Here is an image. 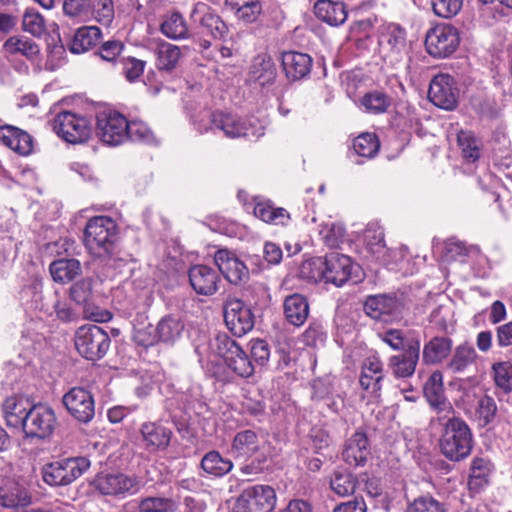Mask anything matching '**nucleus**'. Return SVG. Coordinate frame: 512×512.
Segmentation results:
<instances>
[{
	"label": "nucleus",
	"instance_id": "1",
	"mask_svg": "<svg viewBox=\"0 0 512 512\" xmlns=\"http://www.w3.org/2000/svg\"><path fill=\"white\" fill-rule=\"evenodd\" d=\"M432 424L441 426L439 438L440 453L448 460L460 462L466 459L473 448V434L468 424L453 414L437 416L431 420Z\"/></svg>",
	"mask_w": 512,
	"mask_h": 512
},
{
	"label": "nucleus",
	"instance_id": "2",
	"mask_svg": "<svg viewBox=\"0 0 512 512\" xmlns=\"http://www.w3.org/2000/svg\"><path fill=\"white\" fill-rule=\"evenodd\" d=\"M118 240L116 222L108 216H95L88 220L83 242L87 251L94 257L106 261L113 259Z\"/></svg>",
	"mask_w": 512,
	"mask_h": 512
},
{
	"label": "nucleus",
	"instance_id": "3",
	"mask_svg": "<svg viewBox=\"0 0 512 512\" xmlns=\"http://www.w3.org/2000/svg\"><path fill=\"white\" fill-rule=\"evenodd\" d=\"M206 118L215 128L222 130L225 136L230 138L258 139L265 134L266 121L255 116L243 120L231 113L213 111Z\"/></svg>",
	"mask_w": 512,
	"mask_h": 512
},
{
	"label": "nucleus",
	"instance_id": "4",
	"mask_svg": "<svg viewBox=\"0 0 512 512\" xmlns=\"http://www.w3.org/2000/svg\"><path fill=\"white\" fill-rule=\"evenodd\" d=\"M90 467L86 457L63 458L42 467L43 481L53 487L67 486L82 476Z\"/></svg>",
	"mask_w": 512,
	"mask_h": 512
},
{
	"label": "nucleus",
	"instance_id": "5",
	"mask_svg": "<svg viewBox=\"0 0 512 512\" xmlns=\"http://www.w3.org/2000/svg\"><path fill=\"white\" fill-rule=\"evenodd\" d=\"M74 342L76 350L82 357L90 361H97L108 352L111 339L101 327L87 324L76 330Z\"/></svg>",
	"mask_w": 512,
	"mask_h": 512
},
{
	"label": "nucleus",
	"instance_id": "6",
	"mask_svg": "<svg viewBox=\"0 0 512 512\" xmlns=\"http://www.w3.org/2000/svg\"><path fill=\"white\" fill-rule=\"evenodd\" d=\"M51 126L58 137L71 144L84 143L92 134L91 120L71 111L57 113Z\"/></svg>",
	"mask_w": 512,
	"mask_h": 512
},
{
	"label": "nucleus",
	"instance_id": "7",
	"mask_svg": "<svg viewBox=\"0 0 512 512\" xmlns=\"http://www.w3.org/2000/svg\"><path fill=\"white\" fill-rule=\"evenodd\" d=\"M26 415L22 431L26 438L45 440L54 432L57 417L53 408L44 403H34Z\"/></svg>",
	"mask_w": 512,
	"mask_h": 512
},
{
	"label": "nucleus",
	"instance_id": "8",
	"mask_svg": "<svg viewBox=\"0 0 512 512\" xmlns=\"http://www.w3.org/2000/svg\"><path fill=\"white\" fill-rule=\"evenodd\" d=\"M276 501V492L271 486H249L244 488L237 498L233 512H272Z\"/></svg>",
	"mask_w": 512,
	"mask_h": 512
},
{
	"label": "nucleus",
	"instance_id": "9",
	"mask_svg": "<svg viewBox=\"0 0 512 512\" xmlns=\"http://www.w3.org/2000/svg\"><path fill=\"white\" fill-rule=\"evenodd\" d=\"M460 36L451 24H438L428 30L425 38L427 52L434 58H446L458 48Z\"/></svg>",
	"mask_w": 512,
	"mask_h": 512
},
{
	"label": "nucleus",
	"instance_id": "10",
	"mask_svg": "<svg viewBox=\"0 0 512 512\" xmlns=\"http://www.w3.org/2000/svg\"><path fill=\"white\" fill-rule=\"evenodd\" d=\"M224 321L233 335L241 337L253 329L255 316L243 300L228 297L224 302Z\"/></svg>",
	"mask_w": 512,
	"mask_h": 512
},
{
	"label": "nucleus",
	"instance_id": "11",
	"mask_svg": "<svg viewBox=\"0 0 512 512\" xmlns=\"http://www.w3.org/2000/svg\"><path fill=\"white\" fill-rule=\"evenodd\" d=\"M379 45L383 60L394 68L398 67L406 55L405 29L398 24H389L380 36Z\"/></svg>",
	"mask_w": 512,
	"mask_h": 512
},
{
	"label": "nucleus",
	"instance_id": "12",
	"mask_svg": "<svg viewBox=\"0 0 512 512\" xmlns=\"http://www.w3.org/2000/svg\"><path fill=\"white\" fill-rule=\"evenodd\" d=\"M129 121L116 111L97 115L96 133L100 140L110 146H117L127 140Z\"/></svg>",
	"mask_w": 512,
	"mask_h": 512
},
{
	"label": "nucleus",
	"instance_id": "13",
	"mask_svg": "<svg viewBox=\"0 0 512 512\" xmlns=\"http://www.w3.org/2000/svg\"><path fill=\"white\" fill-rule=\"evenodd\" d=\"M94 486L102 495L126 496L139 490L140 480L135 475L122 472L100 473L94 480Z\"/></svg>",
	"mask_w": 512,
	"mask_h": 512
},
{
	"label": "nucleus",
	"instance_id": "14",
	"mask_svg": "<svg viewBox=\"0 0 512 512\" xmlns=\"http://www.w3.org/2000/svg\"><path fill=\"white\" fill-rule=\"evenodd\" d=\"M428 98L443 110H454L459 99V89L454 77L443 73L435 75L429 85Z\"/></svg>",
	"mask_w": 512,
	"mask_h": 512
},
{
	"label": "nucleus",
	"instance_id": "15",
	"mask_svg": "<svg viewBox=\"0 0 512 512\" xmlns=\"http://www.w3.org/2000/svg\"><path fill=\"white\" fill-rule=\"evenodd\" d=\"M68 413L78 422L90 423L95 416V401L91 392L83 387H73L62 397Z\"/></svg>",
	"mask_w": 512,
	"mask_h": 512
},
{
	"label": "nucleus",
	"instance_id": "16",
	"mask_svg": "<svg viewBox=\"0 0 512 512\" xmlns=\"http://www.w3.org/2000/svg\"><path fill=\"white\" fill-rule=\"evenodd\" d=\"M214 261L228 282L234 285L246 282L249 279V269L237 255L228 249H219L214 255Z\"/></svg>",
	"mask_w": 512,
	"mask_h": 512
},
{
	"label": "nucleus",
	"instance_id": "17",
	"mask_svg": "<svg viewBox=\"0 0 512 512\" xmlns=\"http://www.w3.org/2000/svg\"><path fill=\"white\" fill-rule=\"evenodd\" d=\"M424 397L437 416H449L455 411L452 404L445 396L443 375L440 371H434L423 386Z\"/></svg>",
	"mask_w": 512,
	"mask_h": 512
},
{
	"label": "nucleus",
	"instance_id": "18",
	"mask_svg": "<svg viewBox=\"0 0 512 512\" xmlns=\"http://www.w3.org/2000/svg\"><path fill=\"white\" fill-rule=\"evenodd\" d=\"M189 282L193 290L204 296H211L219 289L221 276L217 267L198 264L188 271Z\"/></svg>",
	"mask_w": 512,
	"mask_h": 512
},
{
	"label": "nucleus",
	"instance_id": "19",
	"mask_svg": "<svg viewBox=\"0 0 512 512\" xmlns=\"http://www.w3.org/2000/svg\"><path fill=\"white\" fill-rule=\"evenodd\" d=\"M190 19L215 39H222L228 33L225 22L204 2L194 4Z\"/></svg>",
	"mask_w": 512,
	"mask_h": 512
},
{
	"label": "nucleus",
	"instance_id": "20",
	"mask_svg": "<svg viewBox=\"0 0 512 512\" xmlns=\"http://www.w3.org/2000/svg\"><path fill=\"white\" fill-rule=\"evenodd\" d=\"M139 432L143 447L150 453L165 451L170 446L173 436L170 428L157 421L142 423Z\"/></svg>",
	"mask_w": 512,
	"mask_h": 512
},
{
	"label": "nucleus",
	"instance_id": "21",
	"mask_svg": "<svg viewBox=\"0 0 512 512\" xmlns=\"http://www.w3.org/2000/svg\"><path fill=\"white\" fill-rule=\"evenodd\" d=\"M419 357L420 341L416 339L409 342L402 353L391 356L387 366L396 378H408L414 374Z\"/></svg>",
	"mask_w": 512,
	"mask_h": 512
},
{
	"label": "nucleus",
	"instance_id": "22",
	"mask_svg": "<svg viewBox=\"0 0 512 512\" xmlns=\"http://www.w3.org/2000/svg\"><path fill=\"white\" fill-rule=\"evenodd\" d=\"M353 263L350 257L338 252L325 256V282L342 286L352 278Z\"/></svg>",
	"mask_w": 512,
	"mask_h": 512
},
{
	"label": "nucleus",
	"instance_id": "23",
	"mask_svg": "<svg viewBox=\"0 0 512 512\" xmlns=\"http://www.w3.org/2000/svg\"><path fill=\"white\" fill-rule=\"evenodd\" d=\"M371 454L370 443L366 433L356 431L344 443L342 459L353 467L364 466Z\"/></svg>",
	"mask_w": 512,
	"mask_h": 512
},
{
	"label": "nucleus",
	"instance_id": "24",
	"mask_svg": "<svg viewBox=\"0 0 512 512\" xmlns=\"http://www.w3.org/2000/svg\"><path fill=\"white\" fill-rule=\"evenodd\" d=\"M384 379L383 363L376 355L365 358L359 376L360 387L373 396H379Z\"/></svg>",
	"mask_w": 512,
	"mask_h": 512
},
{
	"label": "nucleus",
	"instance_id": "25",
	"mask_svg": "<svg viewBox=\"0 0 512 512\" xmlns=\"http://www.w3.org/2000/svg\"><path fill=\"white\" fill-rule=\"evenodd\" d=\"M402 309V301L393 295H370L364 302L366 314L375 320L383 316H397L402 313Z\"/></svg>",
	"mask_w": 512,
	"mask_h": 512
},
{
	"label": "nucleus",
	"instance_id": "26",
	"mask_svg": "<svg viewBox=\"0 0 512 512\" xmlns=\"http://www.w3.org/2000/svg\"><path fill=\"white\" fill-rule=\"evenodd\" d=\"M33 404L28 397L22 395L7 397L2 404V411L7 425L22 429L23 423L27 418L25 414L30 412Z\"/></svg>",
	"mask_w": 512,
	"mask_h": 512
},
{
	"label": "nucleus",
	"instance_id": "27",
	"mask_svg": "<svg viewBox=\"0 0 512 512\" xmlns=\"http://www.w3.org/2000/svg\"><path fill=\"white\" fill-rule=\"evenodd\" d=\"M4 51L12 57H23L31 63L40 61L41 49L38 43L24 35L9 37L3 44Z\"/></svg>",
	"mask_w": 512,
	"mask_h": 512
},
{
	"label": "nucleus",
	"instance_id": "28",
	"mask_svg": "<svg viewBox=\"0 0 512 512\" xmlns=\"http://www.w3.org/2000/svg\"><path fill=\"white\" fill-rule=\"evenodd\" d=\"M313 60L306 53L288 51L282 54V67L288 79L296 81L310 74Z\"/></svg>",
	"mask_w": 512,
	"mask_h": 512
},
{
	"label": "nucleus",
	"instance_id": "29",
	"mask_svg": "<svg viewBox=\"0 0 512 512\" xmlns=\"http://www.w3.org/2000/svg\"><path fill=\"white\" fill-rule=\"evenodd\" d=\"M316 18L330 26L342 25L348 16L343 2L332 0H318L313 7Z\"/></svg>",
	"mask_w": 512,
	"mask_h": 512
},
{
	"label": "nucleus",
	"instance_id": "30",
	"mask_svg": "<svg viewBox=\"0 0 512 512\" xmlns=\"http://www.w3.org/2000/svg\"><path fill=\"white\" fill-rule=\"evenodd\" d=\"M0 141L20 155H28L33 149L32 137L26 131L12 125L0 127Z\"/></svg>",
	"mask_w": 512,
	"mask_h": 512
},
{
	"label": "nucleus",
	"instance_id": "31",
	"mask_svg": "<svg viewBox=\"0 0 512 512\" xmlns=\"http://www.w3.org/2000/svg\"><path fill=\"white\" fill-rule=\"evenodd\" d=\"M453 341L449 337L434 336L424 344L422 361L426 365L441 363L452 351Z\"/></svg>",
	"mask_w": 512,
	"mask_h": 512
},
{
	"label": "nucleus",
	"instance_id": "32",
	"mask_svg": "<svg viewBox=\"0 0 512 512\" xmlns=\"http://www.w3.org/2000/svg\"><path fill=\"white\" fill-rule=\"evenodd\" d=\"M30 503V493L19 483L8 481L0 488V507L18 509Z\"/></svg>",
	"mask_w": 512,
	"mask_h": 512
},
{
	"label": "nucleus",
	"instance_id": "33",
	"mask_svg": "<svg viewBox=\"0 0 512 512\" xmlns=\"http://www.w3.org/2000/svg\"><path fill=\"white\" fill-rule=\"evenodd\" d=\"M286 320L294 326H302L309 316L307 298L299 293L288 295L283 304Z\"/></svg>",
	"mask_w": 512,
	"mask_h": 512
},
{
	"label": "nucleus",
	"instance_id": "34",
	"mask_svg": "<svg viewBox=\"0 0 512 512\" xmlns=\"http://www.w3.org/2000/svg\"><path fill=\"white\" fill-rule=\"evenodd\" d=\"M200 467L210 478H222L229 474L234 464L231 459L223 457L217 450H210L201 459Z\"/></svg>",
	"mask_w": 512,
	"mask_h": 512
},
{
	"label": "nucleus",
	"instance_id": "35",
	"mask_svg": "<svg viewBox=\"0 0 512 512\" xmlns=\"http://www.w3.org/2000/svg\"><path fill=\"white\" fill-rule=\"evenodd\" d=\"M156 326L160 342L166 345H174L182 337L185 330L183 319L175 314L163 316Z\"/></svg>",
	"mask_w": 512,
	"mask_h": 512
},
{
	"label": "nucleus",
	"instance_id": "36",
	"mask_svg": "<svg viewBox=\"0 0 512 512\" xmlns=\"http://www.w3.org/2000/svg\"><path fill=\"white\" fill-rule=\"evenodd\" d=\"M259 437L251 429L237 432L231 443V453L235 458H250L259 450Z\"/></svg>",
	"mask_w": 512,
	"mask_h": 512
},
{
	"label": "nucleus",
	"instance_id": "37",
	"mask_svg": "<svg viewBox=\"0 0 512 512\" xmlns=\"http://www.w3.org/2000/svg\"><path fill=\"white\" fill-rule=\"evenodd\" d=\"M49 271L55 282L66 284L81 274L82 267L80 261L75 258H60L50 264Z\"/></svg>",
	"mask_w": 512,
	"mask_h": 512
},
{
	"label": "nucleus",
	"instance_id": "38",
	"mask_svg": "<svg viewBox=\"0 0 512 512\" xmlns=\"http://www.w3.org/2000/svg\"><path fill=\"white\" fill-rule=\"evenodd\" d=\"M102 37L97 26H82L78 28L70 43V51L74 54L84 53L95 47Z\"/></svg>",
	"mask_w": 512,
	"mask_h": 512
},
{
	"label": "nucleus",
	"instance_id": "39",
	"mask_svg": "<svg viewBox=\"0 0 512 512\" xmlns=\"http://www.w3.org/2000/svg\"><path fill=\"white\" fill-rule=\"evenodd\" d=\"M250 78L261 86L273 83L276 69L271 58L264 55L255 57L250 67Z\"/></svg>",
	"mask_w": 512,
	"mask_h": 512
},
{
	"label": "nucleus",
	"instance_id": "40",
	"mask_svg": "<svg viewBox=\"0 0 512 512\" xmlns=\"http://www.w3.org/2000/svg\"><path fill=\"white\" fill-rule=\"evenodd\" d=\"M477 358L475 349L468 343L458 345L447 363V368L453 373L464 372Z\"/></svg>",
	"mask_w": 512,
	"mask_h": 512
},
{
	"label": "nucleus",
	"instance_id": "41",
	"mask_svg": "<svg viewBox=\"0 0 512 512\" xmlns=\"http://www.w3.org/2000/svg\"><path fill=\"white\" fill-rule=\"evenodd\" d=\"M160 31L172 40L187 39L189 30L184 17L174 12L166 15L160 25Z\"/></svg>",
	"mask_w": 512,
	"mask_h": 512
},
{
	"label": "nucleus",
	"instance_id": "42",
	"mask_svg": "<svg viewBox=\"0 0 512 512\" xmlns=\"http://www.w3.org/2000/svg\"><path fill=\"white\" fill-rule=\"evenodd\" d=\"M177 505L168 497L147 496L136 501L133 512H175Z\"/></svg>",
	"mask_w": 512,
	"mask_h": 512
},
{
	"label": "nucleus",
	"instance_id": "43",
	"mask_svg": "<svg viewBox=\"0 0 512 512\" xmlns=\"http://www.w3.org/2000/svg\"><path fill=\"white\" fill-rule=\"evenodd\" d=\"M156 54L157 68L163 71H171L177 66L181 51L180 48L174 44L161 42L158 44Z\"/></svg>",
	"mask_w": 512,
	"mask_h": 512
},
{
	"label": "nucleus",
	"instance_id": "44",
	"mask_svg": "<svg viewBox=\"0 0 512 512\" xmlns=\"http://www.w3.org/2000/svg\"><path fill=\"white\" fill-rule=\"evenodd\" d=\"M299 278L307 282L325 280V257H312L302 262L298 272Z\"/></svg>",
	"mask_w": 512,
	"mask_h": 512
},
{
	"label": "nucleus",
	"instance_id": "45",
	"mask_svg": "<svg viewBox=\"0 0 512 512\" xmlns=\"http://www.w3.org/2000/svg\"><path fill=\"white\" fill-rule=\"evenodd\" d=\"M231 353V356L225 361L227 366L243 378L252 376L255 370L254 365L245 351L239 346Z\"/></svg>",
	"mask_w": 512,
	"mask_h": 512
},
{
	"label": "nucleus",
	"instance_id": "46",
	"mask_svg": "<svg viewBox=\"0 0 512 512\" xmlns=\"http://www.w3.org/2000/svg\"><path fill=\"white\" fill-rule=\"evenodd\" d=\"M354 152L367 159L374 158L380 148V142L374 133H362L353 140Z\"/></svg>",
	"mask_w": 512,
	"mask_h": 512
},
{
	"label": "nucleus",
	"instance_id": "47",
	"mask_svg": "<svg viewBox=\"0 0 512 512\" xmlns=\"http://www.w3.org/2000/svg\"><path fill=\"white\" fill-rule=\"evenodd\" d=\"M457 143L466 161L474 163L479 159L480 142L473 132L461 130L457 134Z\"/></svg>",
	"mask_w": 512,
	"mask_h": 512
},
{
	"label": "nucleus",
	"instance_id": "48",
	"mask_svg": "<svg viewBox=\"0 0 512 512\" xmlns=\"http://www.w3.org/2000/svg\"><path fill=\"white\" fill-rule=\"evenodd\" d=\"M254 215L266 223L284 224L289 218L284 208H276L270 202H258L254 207Z\"/></svg>",
	"mask_w": 512,
	"mask_h": 512
},
{
	"label": "nucleus",
	"instance_id": "49",
	"mask_svg": "<svg viewBox=\"0 0 512 512\" xmlns=\"http://www.w3.org/2000/svg\"><path fill=\"white\" fill-rule=\"evenodd\" d=\"M495 386L504 394L512 392V363L509 361H499L492 364L491 367Z\"/></svg>",
	"mask_w": 512,
	"mask_h": 512
},
{
	"label": "nucleus",
	"instance_id": "50",
	"mask_svg": "<svg viewBox=\"0 0 512 512\" xmlns=\"http://www.w3.org/2000/svg\"><path fill=\"white\" fill-rule=\"evenodd\" d=\"M497 404L493 397L484 394L477 402L475 416L479 426L486 427L491 424L497 415Z\"/></svg>",
	"mask_w": 512,
	"mask_h": 512
},
{
	"label": "nucleus",
	"instance_id": "51",
	"mask_svg": "<svg viewBox=\"0 0 512 512\" xmlns=\"http://www.w3.org/2000/svg\"><path fill=\"white\" fill-rule=\"evenodd\" d=\"M391 103L392 99L387 94L379 91L366 93L361 99V104L365 110L373 114L386 112Z\"/></svg>",
	"mask_w": 512,
	"mask_h": 512
},
{
	"label": "nucleus",
	"instance_id": "52",
	"mask_svg": "<svg viewBox=\"0 0 512 512\" xmlns=\"http://www.w3.org/2000/svg\"><path fill=\"white\" fill-rule=\"evenodd\" d=\"M127 139H130L133 142H141L145 144L156 143V138L152 130L146 123L140 120L129 121Z\"/></svg>",
	"mask_w": 512,
	"mask_h": 512
},
{
	"label": "nucleus",
	"instance_id": "53",
	"mask_svg": "<svg viewBox=\"0 0 512 512\" xmlns=\"http://www.w3.org/2000/svg\"><path fill=\"white\" fill-rule=\"evenodd\" d=\"M22 27L24 31L30 33L34 37H41L46 31L43 16L32 8L26 9L23 15Z\"/></svg>",
	"mask_w": 512,
	"mask_h": 512
},
{
	"label": "nucleus",
	"instance_id": "54",
	"mask_svg": "<svg viewBox=\"0 0 512 512\" xmlns=\"http://www.w3.org/2000/svg\"><path fill=\"white\" fill-rule=\"evenodd\" d=\"M490 473V461L481 457H475L471 462L469 485L480 487L487 483Z\"/></svg>",
	"mask_w": 512,
	"mask_h": 512
},
{
	"label": "nucleus",
	"instance_id": "55",
	"mask_svg": "<svg viewBox=\"0 0 512 512\" xmlns=\"http://www.w3.org/2000/svg\"><path fill=\"white\" fill-rule=\"evenodd\" d=\"M407 512H447V506L430 495L414 499L407 507Z\"/></svg>",
	"mask_w": 512,
	"mask_h": 512
},
{
	"label": "nucleus",
	"instance_id": "56",
	"mask_svg": "<svg viewBox=\"0 0 512 512\" xmlns=\"http://www.w3.org/2000/svg\"><path fill=\"white\" fill-rule=\"evenodd\" d=\"M211 351L226 361L239 345L226 333L216 335L209 343Z\"/></svg>",
	"mask_w": 512,
	"mask_h": 512
},
{
	"label": "nucleus",
	"instance_id": "57",
	"mask_svg": "<svg viewBox=\"0 0 512 512\" xmlns=\"http://www.w3.org/2000/svg\"><path fill=\"white\" fill-rule=\"evenodd\" d=\"M472 108L480 115L493 118L498 115V106L494 97L477 95L471 99Z\"/></svg>",
	"mask_w": 512,
	"mask_h": 512
},
{
	"label": "nucleus",
	"instance_id": "58",
	"mask_svg": "<svg viewBox=\"0 0 512 512\" xmlns=\"http://www.w3.org/2000/svg\"><path fill=\"white\" fill-rule=\"evenodd\" d=\"M463 0H431L434 14L438 17L450 19L461 10Z\"/></svg>",
	"mask_w": 512,
	"mask_h": 512
},
{
	"label": "nucleus",
	"instance_id": "59",
	"mask_svg": "<svg viewBox=\"0 0 512 512\" xmlns=\"http://www.w3.org/2000/svg\"><path fill=\"white\" fill-rule=\"evenodd\" d=\"M356 484L355 478L348 473L335 474L330 482L331 489L340 496H348L354 493Z\"/></svg>",
	"mask_w": 512,
	"mask_h": 512
},
{
	"label": "nucleus",
	"instance_id": "60",
	"mask_svg": "<svg viewBox=\"0 0 512 512\" xmlns=\"http://www.w3.org/2000/svg\"><path fill=\"white\" fill-rule=\"evenodd\" d=\"M367 245L373 253H381L385 249L384 230L378 224L370 223L365 230Z\"/></svg>",
	"mask_w": 512,
	"mask_h": 512
},
{
	"label": "nucleus",
	"instance_id": "61",
	"mask_svg": "<svg viewBox=\"0 0 512 512\" xmlns=\"http://www.w3.org/2000/svg\"><path fill=\"white\" fill-rule=\"evenodd\" d=\"M93 15L97 22L109 26L114 19V4L112 0H95Z\"/></svg>",
	"mask_w": 512,
	"mask_h": 512
},
{
	"label": "nucleus",
	"instance_id": "62",
	"mask_svg": "<svg viewBox=\"0 0 512 512\" xmlns=\"http://www.w3.org/2000/svg\"><path fill=\"white\" fill-rule=\"evenodd\" d=\"M157 334V326L154 327L149 324L142 328H134L132 337L137 345L151 347L157 343H161Z\"/></svg>",
	"mask_w": 512,
	"mask_h": 512
},
{
	"label": "nucleus",
	"instance_id": "63",
	"mask_svg": "<svg viewBox=\"0 0 512 512\" xmlns=\"http://www.w3.org/2000/svg\"><path fill=\"white\" fill-rule=\"evenodd\" d=\"M302 340L305 345L317 347L323 345L326 341V333L322 324L312 322L302 334Z\"/></svg>",
	"mask_w": 512,
	"mask_h": 512
},
{
	"label": "nucleus",
	"instance_id": "64",
	"mask_svg": "<svg viewBox=\"0 0 512 512\" xmlns=\"http://www.w3.org/2000/svg\"><path fill=\"white\" fill-rule=\"evenodd\" d=\"M92 294V282L89 278L81 279L70 287V298L77 304H85Z\"/></svg>",
	"mask_w": 512,
	"mask_h": 512
}]
</instances>
